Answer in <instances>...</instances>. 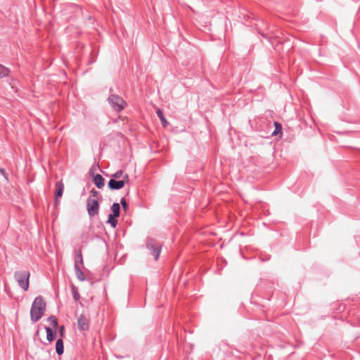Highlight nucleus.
I'll list each match as a JSON object with an SVG mask.
<instances>
[{
  "label": "nucleus",
  "mask_w": 360,
  "mask_h": 360,
  "mask_svg": "<svg viewBox=\"0 0 360 360\" xmlns=\"http://www.w3.org/2000/svg\"><path fill=\"white\" fill-rule=\"evenodd\" d=\"M56 353L58 355H61L62 354H63V352H64V345H63V340L62 338H59L56 341Z\"/></svg>",
  "instance_id": "obj_11"
},
{
  "label": "nucleus",
  "mask_w": 360,
  "mask_h": 360,
  "mask_svg": "<svg viewBox=\"0 0 360 360\" xmlns=\"http://www.w3.org/2000/svg\"><path fill=\"white\" fill-rule=\"evenodd\" d=\"M64 190V184L62 181H58L56 184V191H55V200L57 202L58 199L63 195Z\"/></svg>",
  "instance_id": "obj_8"
},
{
  "label": "nucleus",
  "mask_w": 360,
  "mask_h": 360,
  "mask_svg": "<svg viewBox=\"0 0 360 360\" xmlns=\"http://www.w3.org/2000/svg\"><path fill=\"white\" fill-rule=\"evenodd\" d=\"M108 102L112 108L117 112H120L127 106V102L120 96L111 94L108 97Z\"/></svg>",
  "instance_id": "obj_4"
},
{
  "label": "nucleus",
  "mask_w": 360,
  "mask_h": 360,
  "mask_svg": "<svg viewBox=\"0 0 360 360\" xmlns=\"http://www.w3.org/2000/svg\"><path fill=\"white\" fill-rule=\"evenodd\" d=\"M78 328L80 330L86 331L89 329V318L82 314L77 319Z\"/></svg>",
  "instance_id": "obj_7"
},
{
  "label": "nucleus",
  "mask_w": 360,
  "mask_h": 360,
  "mask_svg": "<svg viewBox=\"0 0 360 360\" xmlns=\"http://www.w3.org/2000/svg\"><path fill=\"white\" fill-rule=\"evenodd\" d=\"M48 321H49V322H50V323L51 324L53 328H57L58 321H57V319L56 318V316H49L48 318Z\"/></svg>",
  "instance_id": "obj_20"
},
{
  "label": "nucleus",
  "mask_w": 360,
  "mask_h": 360,
  "mask_svg": "<svg viewBox=\"0 0 360 360\" xmlns=\"http://www.w3.org/2000/svg\"><path fill=\"white\" fill-rule=\"evenodd\" d=\"M117 217L109 214L108 222L112 226V227L115 228L117 224V220L115 219Z\"/></svg>",
  "instance_id": "obj_18"
},
{
  "label": "nucleus",
  "mask_w": 360,
  "mask_h": 360,
  "mask_svg": "<svg viewBox=\"0 0 360 360\" xmlns=\"http://www.w3.org/2000/svg\"><path fill=\"white\" fill-rule=\"evenodd\" d=\"M64 329H65V328H64V326H62L60 328V330H59V332H60V337H61L60 338H62L63 337V335H64V334H63V333H64Z\"/></svg>",
  "instance_id": "obj_23"
},
{
  "label": "nucleus",
  "mask_w": 360,
  "mask_h": 360,
  "mask_svg": "<svg viewBox=\"0 0 360 360\" xmlns=\"http://www.w3.org/2000/svg\"><path fill=\"white\" fill-rule=\"evenodd\" d=\"M0 172L3 174H5L6 172H5V169H0Z\"/></svg>",
  "instance_id": "obj_24"
},
{
  "label": "nucleus",
  "mask_w": 360,
  "mask_h": 360,
  "mask_svg": "<svg viewBox=\"0 0 360 360\" xmlns=\"http://www.w3.org/2000/svg\"><path fill=\"white\" fill-rule=\"evenodd\" d=\"M120 204L117 202L113 203L111 207V211L112 212V214L115 217H119L120 216Z\"/></svg>",
  "instance_id": "obj_14"
},
{
  "label": "nucleus",
  "mask_w": 360,
  "mask_h": 360,
  "mask_svg": "<svg viewBox=\"0 0 360 360\" xmlns=\"http://www.w3.org/2000/svg\"><path fill=\"white\" fill-rule=\"evenodd\" d=\"M83 266L84 262L82 250L80 249L76 250L75 251V267Z\"/></svg>",
  "instance_id": "obj_9"
},
{
  "label": "nucleus",
  "mask_w": 360,
  "mask_h": 360,
  "mask_svg": "<svg viewBox=\"0 0 360 360\" xmlns=\"http://www.w3.org/2000/svg\"><path fill=\"white\" fill-rule=\"evenodd\" d=\"M46 310V303L41 296L37 297L31 307L30 318L35 323L38 321L44 315Z\"/></svg>",
  "instance_id": "obj_1"
},
{
  "label": "nucleus",
  "mask_w": 360,
  "mask_h": 360,
  "mask_svg": "<svg viewBox=\"0 0 360 360\" xmlns=\"http://www.w3.org/2000/svg\"><path fill=\"white\" fill-rule=\"evenodd\" d=\"M274 126H275V130L272 133V135L276 136V135H278V134H282V125L279 122H275Z\"/></svg>",
  "instance_id": "obj_17"
},
{
  "label": "nucleus",
  "mask_w": 360,
  "mask_h": 360,
  "mask_svg": "<svg viewBox=\"0 0 360 360\" xmlns=\"http://www.w3.org/2000/svg\"><path fill=\"white\" fill-rule=\"evenodd\" d=\"M129 181V175L127 174H125L123 176L122 180L117 181L114 179H110V181H108V187L111 190H119V189L122 188L124 187V186L125 185V184L128 183Z\"/></svg>",
  "instance_id": "obj_6"
},
{
  "label": "nucleus",
  "mask_w": 360,
  "mask_h": 360,
  "mask_svg": "<svg viewBox=\"0 0 360 360\" xmlns=\"http://www.w3.org/2000/svg\"><path fill=\"white\" fill-rule=\"evenodd\" d=\"M72 297H73L74 300L75 301H78L79 300L80 295H79V293L78 292L77 287H75V285L72 286Z\"/></svg>",
  "instance_id": "obj_19"
},
{
  "label": "nucleus",
  "mask_w": 360,
  "mask_h": 360,
  "mask_svg": "<svg viewBox=\"0 0 360 360\" xmlns=\"http://www.w3.org/2000/svg\"><path fill=\"white\" fill-rule=\"evenodd\" d=\"M30 273L28 271H15L14 278L18 283L19 287L27 291L30 286Z\"/></svg>",
  "instance_id": "obj_3"
},
{
  "label": "nucleus",
  "mask_w": 360,
  "mask_h": 360,
  "mask_svg": "<svg viewBox=\"0 0 360 360\" xmlns=\"http://www.w3.org/2000/svg\"><path fill=\"white\" fill-rule=\"evenodd\" d=\"M10 70L6 67L0 64V78L7 77L9 75Z\"/></svg>",
  "instance_id": "obj_16"
},
{
  "label": "nucleus",
  "mask_w": 360,
  "mask_h": 360,
  "mask_svg": "<svg viewBox=\"0 0 360 360\" xmlns=\"http://www.w3.org/2000/svg\"><path fill=\"white\" fill-rule=\"evenodd\" d=\"M94 182L98 188H101L104 186L105 179L101 174H98L94 176Z\"/></svg>",
  "instance_id": "obj_10"
},
{
  "label": "nucleus",
  "mask_w": 360,
  "mask_h": 360,
  "mask_svg": "<svg viewBox=\"0 0 360 360\" xmlns=\"http://www.w3.org/2000/svg\"><path fill=\"white\" fill-rule=\"evenodd\" d=\"M120 203H121V205H122V207L123 210H124V211H127V207H128V205H127V203L126 200H125L124 198H122L121 199V200H120Z\"/></svg>",
  "instance_id": "obj_22"
},
{
  "label": "nucleus",
  "mask_w": 360,
  "mask_h": 360,
  "mask_svg": "<svg viewBox=\"0 0 360 360\" xmlns=\"http://www.w3.org/2000/svg\"><path fill=\"white\" fill-rule=\"evenodd\" d=\"M45 330H46V332L47 340L49 342H51L55 339V335L53 334V330H52V329L51 328L45 327Z\"/></svg>",
  "instance_id": "obj_15"
},
{
  "label": "nucleus",
  "mask_w": 360,
  "mask_h": 360,
  "mask_svg": "<svg viewBox=\"0 0 360 360\" xmlns=\"http://www.w3.org/2000/svg\"><path fill=\"white\" fill-rule=\"evenodd\" d=\"M251 349H254V346L252 345L251 346Z\"/></svg>",
  "instance_id": "obj_25"
},
{
  "label": "nucleus",
  "mask_w": 360,
  "mask_h": 360,
  "mask_svg": "<svg viewBox=\"0 0 360 360\" xmlns=\"http://www.w3.org/2000/svg\"><path fill=\"white\" fill-rule=\"evenodd\" d=\"M146 246L151 251V254L157 261L161 252V245L157 243L154 239L150 238L148 240Z\"/></svg>",
  "instance_id": "obj_5"
},
{
  "label": "nucleus",
  "mask_w": 360,
  "mask_h": 360,
  "mask_svg": "<svg viewBox=\"0 0 360 360\" xmlns=\"http://www.w3.org/2000/svg\"><path fill=\"white\" fill-rule=\"evenodd\" d=\"M123 170L122 169H120L118 171H117L115 173H114L113 174H112V176L115 179H119L120 178L122 175H123Z\"/></svg>",
  "instance_id": "obj_21"
},
{
  "label": "nucleus",
  "mask_w": 360,
  "mask_h": 360,
  "mask_svg": "<svg viewBox=\"0 0 360 360\" xmlns=\"http://www.w3.org/2000/svg\"><path fill=\"white\" fill-rule=\"evenodd\" d=\"M100 194L95 189H92L90 192V196L87 199L86 207L88 214L90 217H94L98 214L99 211V199Z\"/></svg>",
  "instance_id": "obj_2"
},
{
  "label": "nucleus",
  "mask_w": 360,
  "mask_h": 360,
  "mask_svg": "<svg viewBox=\"0 0 360 360\" xmlns=\"http://www.w3.org/2000/svg\"><path fill=\"white\" fill-rule=\"evenodd\" d=\"M156 113H157V115L158 117H159V119L160 120L161 122H162V124L164 127H166L168 124V122L165 118V117L164 116V114H163V112L162 111V110L160 109H158L157 111H156Z\"/></svg>",
  "instance_id": "obj_13"
},
{
  "label": "nucleus",
  "mask_w": 360,
  "mask_h": 360,
  "mask_svg": "<svg viewBox=\"0 0 360 360\" xmlns=\"http://www.w3.org/2000/svg\"><path fill=\"white\" fill-rule=\"evenodd\" d=\"M82 266L75 267V274H76V276L78 278V280H79L81 281H84L86 280V277L84 276V272L82 270Z\"/></svg>",
  "instance_id": "obj_12"
}]
</instances>
